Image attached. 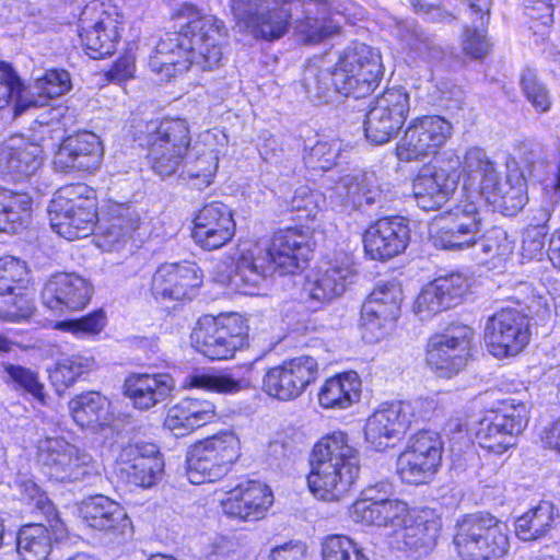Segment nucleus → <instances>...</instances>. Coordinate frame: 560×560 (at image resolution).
<instances>
[{"mask_svg": "<svg viewBox=\"0 0 560 560\" xmlns=\"http://www.w3.org/2000/svg\"><path fill=\"white\" fill-rule=\"evenodd\" d=\"M236 25L255 38L272 42L291 25L305 44H320L341 31L343 12L330 0H231Z\"/></svg>", "mask_w": 560, "mask_h": 560, "instance_id": "nucleus-1", "label": "nucleus"}, {"mask_svg": "<svg viewBox=\"0 0 560 560\" xmlns=\"http://www.w3.org/2000/svg\"><path fill=\"white\" fill-rule=\"evenodd\" d=\"M174 16L185 21V32L168 33L159 40L149 57L151 70L170 79L190 67L200 70L219 67L226 37L224 23L214 15L203 14L191 3L180 4Z\"/></svg>", "mask_w": 560, "mask_h": 560, "instance_id": "nucleus-2", "label": "nucleus"}, {"mask_svg": "<svg viewBox=\"0 0 560 560\" xmlns=\"http://www.w3.org/2000/svg\"><path fill=\"white\" fill-rule=\"evenodd\" d=\"M383 75L380 50L363 43H353L339 56L334 67L319 59L307 63L303 88L307 97L316 103H327L335 94L365 97L374 91Z\"/></svg>", "mask_w": 560, "mask_h": 560, "instance_id": "nucleus-3", "label": "nucleus"}, {"mask_svg": "<svg viewBox=\"0 0 560 560\" xmlns=\"http://www.w3.org/2000/svg\"><path fill=\"white\" fill-rule=\"evenodd\" d=\"M360 453L347 433L334 431L313 447L307 486L315 498L335 502L343 499L360 476Z\"/></svg>", "mask_w": 560, "mask_h": 560, "instance_id": "nucleus-4", "label": "nucleus"}, {"mask_svg": "<svg viewBox=\"0 0 560 560\" xmlns=\"http://www.w3.org/2000/svg\"><path fill=\"white\" fill-rule=\"evenodd\" d=\"M505 177L501 179L497 164L478 147L466 151L462 162L464 186L478 191L505 215H514L528 201L527 178L514 158L505 161Z\"/></svg>", "mask_w": 560, "mask_h": 560, "instance_id": "nucleus-5", "label": "nucleus"}, {"mask_svg": "<svg viewBox=\"0 0 560 560\" xmlns=\"http://www.w3.org/2000/svg\"><path fill=\"white\" fill-rule=\"evenodd\" d=\"M52 230L68 241L90 235L97 222L95 191L85 184L58 189L48 207Z\"/></svg>", "mask_w": 560, "mask_h": 560, "instance_id": "nucleus-6", "label": "nucleus"}, {"mask_svg": "<svg viewBox=\"0 0 560 560\" xmlns=\"http://www.w3.org/2000/svg\"><path fill=\"white\" fill-rule=\"evenodd\" d=\"M454 546L462 560H491L510 547L506 525L488 513L465 516L457 523Z\"/></svg>", "mask_w": 560, "mask_h": 560, "instance_id": "nucleus-7", "label": "nucleus"}, {"mask_svg": "<svg viewBox=\"0 0 560 560\" xmlns=\"http://www.w3.org/2000/svg\"><path fill=\"white\" fill-rule=\"evenodd\" d=\"M148 158L155 174L168 177L182 166L191 144L190 127L186 119L166 118L147 125Z\"/></svg>", "mask_w": 560, "mask_h": 560, "instance_id": "nucleus-8", "label": "nucleus"}, {"mask_svg": "<svg viewBox=\"0 0 560 560\" xmlns=\"http://www.w3.org/2000/svg\"><path fill=\"white\" fill-rule=\"evenodd\" d=\"M241 455V442L232 431L220 432L196 443L187 455L186 474L194 485L225 476Z\"/></svg>", "mask_w": 560, "mask_h": 560, "instance_id": "nucleus-9", "label": "nucleus"}, {"mask_svg": "<svg viewBox=\"0 0 560 560\" xmlns=\"http://www.w3.org/2000/svg\"><path fill=\"white\" fill-rule=\"evenodd\" d=\"M190 338L195 349L210 360H229L248 347V327L236 314L205 315L198 319Z\"/></svg>", "mask_w": 560, "mask_h": 560, "instance_id": "nucleus-10", "label": "nucleus"}, {"mask_svg": "<svg viewBox=\"0 0 560 560\" xmlns=\"http://www.w3.org/2000/svg\"><path fill=\"white\" fill-rule=\"evenodd\" d=\"M36 459L45 474L58 481H82L100 475V465L90 453L60 436L39 439Z\"/></svg>", "mask_w": 560, "mask_h": 560, "instance_id": "nucleus-11", "label": "nucleus"}, {"mask_svg": "<svg viewBox=\"0 0 560 560\" xmlns=\"http://www.w3.org/2000/svg\"><path fill=\"white\" fill-rule=\"evenodd\" d=\"M443 442L433 431H419L412 435L399 454L396 470L402 482L424 485L430 482L441 465Z\"/></svg>", "mask_w": 560, "mask_h": 560, "instance_id": "nucleus-12", "label": "nucleus"}, {"mask_svg": "<svg viewBox=\"0 0 560 560\" xmlns=\"http://www.w3.org/2000/svg\"><path fill=\"white\" fill-rule=\"evenodd\" d=\"M402 290L397 282L378 283L361 310L363 339L378 342L389 336L400 316Z\"/></svg>", "mask_w": 560, "mask_h": 560, "instance_id": "nucleus-13", "label": "nucleus"}, {"mask_svg": "<svg viewBox=\"0 0 560 560\" xmlns=\"http://www.w3.org/2000/svg\"><path fill=\"white\" fill-rule=\"evenodd\" d=\"M527 423L526 406L522 402H503L499 409L488 410L478 421V444L495 454H503L515 444V436Z\"/></svg>", "mask_w": 560, "mask_h": 560, "instance_id": "nucleus-14", "label": "nucleus"}, {"mask_svg": "<svg viewBox=\"0 0 560 560\" xmlns=\"http://www.w3.org/2000/svg\"><path fill=\"white\" fill-rule=\"evenodd\" d=\"M120 15L104 3L88 4L79 20V35L86 54L92 59L110 56L120 38Z\"/></svg>", "mask_w": 560, "mask_h": 560, "instance_id": "nucleus-15", "label": "nucleus"}, {"mask_svg": "<svg viewBox=\"0 0 560 560\" xmlns=\"http://www.w3.org/2000/svg\"><path fill=\"white\" fill-rule=\"evenodd\" d=\"M452 132V124L441 116L418 117L406 128L396 154L406 162L434 155L447 142Z\"/></svg>", "mask_w": 560, "mask_h": 560, "instance_id": "nucleus-16", "label": "nucleus"}, {"mask_svg": "<svg viewBox=\"0 0 560 560\" xmlns=\"http://www.w3.org/2000/svg\"><path fill=\"white\" fill-rule=\"evenodd\" d=\"M232 264L229 284L246 295L258 294L277 270L261 241L240 245L232 257Z\"/></svg>", "mask_w": 560, "mask_h": 560, "instance_id": "nucleus-17", "label": "nucleus"}, {"mask_svg": "<svg viewBox=\"0 0 560 560\" xmlns=\"http://www.w3.org/2000/svg\"><path fill=\"white\" fill-rule=\"evenodd\" d=\"M410 109L409 95L401 88L377 96L364 120V132L374 144L388 142L401 128Z\"/></svg>", "mask_w": 560, "mask_h": 560, "instance_id": "nucleus-18", "label": "nucleus"}, {"mask_svg": "<svg viewBox=\"0 0 560 560\" xmlns=\"http://www.w3.org/2000/svg\"><path fill=\"white\" fill-rule=\"evenodd\" d=\"M530 339L529 323L521 311L502 308L489 317L485 341L489 352L503 359L522 352Z\"/></svg>", "mask_w": 560, "mask_h": 560, "instance_id": "nucleus-19", "label": "nucleus"}, {"mask_svg": "<svg viewBox=\"0 0 560 560\" xmlns=\"http://www.w3.org/2000/svg\"><path fill=\"white\" fill-rule=\"evenodd\" d=\"M474 337V329L466 325H454L432 336L427 347L428 364L444 376L458 373L466 365Z\"/></svg>", "mask_w": 560, "mask_h": 560, "instance_id": "nucleus-20", "label": "nucleus"}, {"mask_svg": "<svg viewBox=\"0 0 560 560\" xmlns=\"http://www.w3.org/2000/svg\"><path fill=\"white\" fill-rule=\"evenodd\" d=\"M412 422L413 410L410 404L399 401L383 406L366 419L365 441L378 452L393 447L405 436Z\"/></svg>", "mask_w": 560, "mask_h": 560, "instance_id": "nucleus-21", "label": "nucleus"}, {"mask_svg": "<svg viewBox=\"0 0 560 560\" xmlns=\"http://www.w3.org/2000/svg\"><path fill=\"white\" fill-rule=\"evenodd\" d=\"M225 136L213 131L200 133L190 144L182 164L180 176L198 188L208 187L218 171L220 155L224 153Z\"/></svg>", "mask_w": 560, "mask_h": 560, "instance_id": "nucleus-22", "label": "nucleus"}, {"mask_svg": "<svg viewBox=\"0 0 560 560\" xmlns=\"http://www.w3.org/2000/svg\"><path fill=\"white\" fill-rule=\"evenodd\" d=\"M469 279L460 272L438 277L418 294L413 312L421 320L458 305L469 291Z\"/></svg>", "mask_w": 560, "mask_h": 560, "instance_id": "nucleus-23", "label": "nucleus"}, {"mask_svg": "<svg viewBox=\"0 0 560 560\" xmlns=\"http://www.w3.org/2000/svg\"><path fill=\"white\" fill-rule=\"evenodd\" d=\"M442 528L441 517L432 510L412 511L396 534V546L412 559L432 552Z\"/></svg>", "mask_w": 560, "mask_h": 560, "instance_id": "nucleus-24", "label": "nucleus"}, {"mask_svg": "<svg viewBox=\"0 0 560 560\" xmlns=\"http://www.w3.org/2000/svg\"><path fill=\"white\" fill-rule=\"evenodd\" d=\"M201 282L200 269L195 262L164 264L153 273L151 292L162 302L190 300Z\"/></svg>", "mask_w": 560, "mask_h": 560, "instance_id": "nucleus-25", "label": "nucleus"}, {"mask_svg": "<svg viewBox=\"0 0 560 560\" xmlns=\"http://www.w3.org/2000/svg\"><path fill=\"white\" fill-rule=\"evenodd\" d=\"M121 477L131 486L150 488L163 474L164 462L153 443H135L125 446L118 458Z\"/></svg>", "mask_w": 560, "mask_h": 560, "instance_id": "nucleus-26", "label": "nucleus"}, {"mask_svg": "<svg viewBox=\"0 0 560 560\" xmlns=\"http://www.w3.org/2000/svg\"><path fill=\"white\" fill-rule=\"evenodd\" d=\"M236 224L231 209L222 202L202 207L194 218L192 238L206 250L219 249L235 235Z\"/></svg>", "mask_w": 560, "mask_h": 560, "instance_id": "nucleus-27", "label": "nucleus"}, {"mask_svg": "<svg viewBox=\"0 0 560 560\" xmlns=\"http://www.w3.org/2000/svg\"><path fill=\"white\" fill-rule=\"evenodd\" d=\"M409 240L410 229L402 217L380 219L363 236L364 249L374 260H385L400 254Z\"/></svg>", "mask_w": 560, "mask_h": 560, "instance_id": "nucleus-28", "label": "nucleus"}, {"mask_svg": "<svg viewBox=\"0 0 560 560\" xmlns=\"http://www.w3.org/2000/svg\"><path fill=\"white\" fill-rule=\"evenodd\" d=\"M93 294L91 283L75 273L54 275L44 285V305L56 312L80 311L90 302Z\"/></svg>", "mask_w": 560, "mask_h": 560, "instance_id": "nucleus-29", "label": "nucleus"}, {"mask_svg": "<svg viewBox=\"0 0 560 560\" xmlns=\"http://www.w3.org/2000/svg\"><path fill=\"white\" fill-rule=\"evenodd\" d=\"M282 275L303 268L312 252L310 236L300 228L279 230L270 240L261 241Z\"/></svg>", "mask_w": 560, "mask_h": 560, "instance_id": "nucleus-30", "label": "nucleus"}, {"mask_svg": "<svg viewBox=\"0 0 560 560\" xmlns=\"http://www.w3.org/2000/svg\"><path fill=\"white\" fill-rule=\"evenodd\" d=\"M102 154L101 141L95 133L78 132L63 139L55 154L54 165L61 172H90L98 167Z\"/></svg>", "mask_w": 560, "mask_h": 560, "instance_id": "nucleus-31", "label": "nucleus"}, {"mask_svg": "<svg viewBox=\"0 0 560 560\" xmlns=\"http://www.w3.org/2000/svg\"><path fill=\"white\" fill-rule=\"evenodd\" d=\"M272 502L273 494L268 486L248 480L228 493L222 508L226 515L249 522L262 518Z\"/></svg>", "mask_w": 560, "mask_h": 560, "instance_id": "nucleus-32", "label": "nucleus"}, {"mask_svg": "<svg viewBox=\"0 0 560 560\" xmlns=\"http://www.w3.org/2000/svg\"><path fill=\"white\" fill-rule=\"evenodd\" d=\"M458 178L456 172L443 167H423L412 183L417 206L424 211L441 208L456 190Z\"/></svg>", "mask_w": 560, "mask_h": 560, "instance_id": "nucleus-33", "label": "nucleus"}, {"mask_svg": "<svg viewBox=\"0 0 560 560\" xmlns=\"http://www.w3.org/2000/svg\"><path fill=\"white\" fill-rule=\"evenodd\" d=\"M354 275L350 258L329 261L307 277L304 290L312 301L324 304L340 296Z\"/></svg>", "mask_w": 560, "mask_h": 560, "instance_id": "nucleus-34", "label": "nucleus"}, {"mask_svg": "<svg viewBox=\"0 0 560 560\" xmlns=\"http://www.w3.org/2000/svg\"><path fill=\"white\" fill-rule=\"evenodd\" d=\"M173 390L174 381L171 375L164 373H133L124 383L125 396L132 407L140 411H148L165 402Z\"/></svg>", "mask_w": 560, "mask_h": 560, "instance_id": "nucleus-35", "label": "nucleus"}, {"mask_svg": "<svg viewBox=\"0 0 560 560\" xmlns=\"http://www.w3.org/2000/svg\"><path fill=\"white\" fill-rule=\"evenodd\" d=\"M217 418V408L212 401L186 397L167 410L164 427L176 436H184Z\"/></svg>", "mask_w": 560, "mask_h": 560, "instance_id": "nucleus-36", "label": "nucleus"}, {"mask_svg": "<svg viewBox=\"0 0 560 560\" xmlns=\"http://www.w3.org/2000/svg\"><path fill=\"white\" fill-rule=\"evenodd\" d=\"M42 148L21 136H13L0 147V172L21 180L42 165Z\"/></svg>", "mask_w": 560, "mask_h": 560, "instance_id": "nucleus-37", "label": "nucleus"}, {"mask_svg": "<svg viewBox=\"0 0 560 560\" xmlns=\"http://www.w3.org/2000/svg\"><path fill=\"white\" fill-rule=\"evenodd\" d=\"M73 421L82 429L98 432L114 420L112 401L100 392L90 390L74 396L69 401Z\"/></svg>", "mask_w": 560, "mask_h": 560, "instance_id": "nucleus-38", "label": "nucleus"}, {"mask_svg": "<svg viewBox=\"0 0 560 560\" xmlns=\"http://www.w3.org/2000/svg\"><path fill=\"white\" fill-rule=\"evenodd\" d=\"M411 512L407 503L398 499L349 508V515L353 522L365 526L386 527L395 534L408 521Z\"/></svg>", "mask_w": 560, "mask_h": 560, "instance_id": "nucleus-39", "label": "nucleus"}, {"mask_svg": "<svg viewBox=\"0 0 560 560\" xmlns=\"http://www.w3.org/2000/svg\"><path fill=\"white\" fill-rule=\"evenodd\" d=\"M108 218L98 226L97 245L103 250H119L139 226V215L125 203H114L108 208Z\"/></svg>", "mask_w": 560, "mask_h": 560, "instance_id": "nucleus-40", "label": "nucleus"}, {"mask_svg": "<svg viewBox=\"0 0 560 560\" xmlns=\"http://www.w3.org/2000/svg\"><path fill=\"white\" fill-rule=\"evenodd\" d=\"M81 513L86 524L98 530L124 533L130 526L125 509L105 495H94L82 503Z\"/></svg>", "mask_w": 560, "mask_h": 560, "instance_id": "nucleus-41", "label": "nucleus"}, {"mask_svg": "<svg viewBox=\"0 0 560 560\" xmlns=\"http://www.w3.org/2000/svg\"><path fill=\"white\" fill-rule=\"evenodd\" d=\"M317 396L324 409H348L360 400V376L354 371L337 374L325 381Z\"/></svg>", "mask_w": 560, "mask_h": 560, "instance_id": "nucleus-42", "label": "nucleus"}, {"mask_svg": "<svg viewBox=\"0 0 560 560\" xmlns=\"http://www.w3.org/2000/svg\"><path fill=\"white\" fill-rule=\"evenodd\" d=\"M480 231L447 218H440L431 230V241L436 248L464 250L477 244Z\"/></svg>", "mask_w": 560, "mask_h": 560, "instance_id": "nucleus-43", "label": "nucleus"}, {"mask_svg": "<svg viewBox=\"0 0 560 560\" xmlns=\"http://www.w3.org/2000/svg\"><path fill=\"white\" fill-rule=\"evenodd\" d=\"M32 215V199L0 188V232L16 233L24 229Z\"/></svg>", "mask_w": 560, "mask_h": 560, "instance_id": "nucleus-44", "label": "nucleus"}, {"mask_svg": "<svg viewBox=\"0 0 560 560\" xmlns=\"http://www.w3.org/2000/svg\"><path fill=\"white\" fill-rule=\"evenodd\" d=\"M70 89V74L66 70H49L36 79L33 86L24 88L23 109L46 105L49 98L58 97Z\"/></svg>", "mask_w": 560, "mask_h": 560, "instance_id": "nucleus-45", "label": "nucleus"}, {"mask_svg": "<svg viewBox=\"0 0 560 560\" xmlns=\"http://www.w3.org/2000/svg\"><path fill=\"white\" fill-rule=\"evenodd\" d=\"M556 508L549 501H541L515 521V533L524 541L537 540L553 526Z\"/></svg>", "mask_w": 560, "mask_h": 560, "instance_id": "nucleus-46", "label": "nucleus"}, {"mask_svg": "<svg viewBox=\"0 0 560 560\" xmlns=\"http://www.w3.org/2000/svg\"><path fill=\"white\" fill-rule=\"evenodd\" d=\"M16 548L21 560H49L51 533L42 524L25 525L19 530Z\"/></svg>", "mask_w": 560, "mask_h": 560, "instance_id": "nucleus-47", "label": "nucleus"}, {"mask_svg": "<svg viewBox=\"0 0 560 560\" xmlns=\"http://www.w3.org/2000/svg\"><path fill=\"white\" fill-rule=\"evenodd\" d=\"M472 13L479 15L480 23L475 28L467 27L464 33L463 49L466 55L474 59H481L488 55L491 45L482 33L483 27L489 21L491 0H467Z\"/></svg>", "mask_w": 560, "mask_h": 560, "instance_id": "nucleus-48", "label": "nucleus"}, {"mask_svg": "<svg viewBox=\"0 0 560 560\" xmlns=\"http://www.w3.org/2000/svg\"><path fill=\"white\" fill-rule=\"evenodd\" d=\"M335 189L342 202L351 205L353 208L372 205L378 196L377 189L371 187L368 174L361 172L343 176Z\"/></svg>", "mask_w": 560, "mask_h": 560, "instance_id": "nucleus-49", "label": "nucleus"}, {"mask_svg": "<svg viewBox=\"0 0 560 560\" xmlns=\"http://www.w3.org/2000/svg\"><path fill=\"white\" fill-rule=\"evenodd\" d=\"M509 299L521 306L523 312H526V314H522L526 319L532 317L544 322L551 316L548 298L530 282L516 283Z\"/></svg>", "mask_w": 560, "mask_h": 560, "instance_id": "nucleus-50", "label": "nucleus"}, {"mask_svg": "<svg viewBox=\"0 0 560 560\" xmlns=\"http://www.w3.org/2000/svg\"><path fill=\"white\" fill-rule=\"evenodd\" d=\"M555 206L546 202L533 218V223L525 230L522 241V255L527 259H539L544 255L545 238L548 234V221Z\"/></svg>", "mask_w": 560, "mask_h": 560, "instance_id": "nucleus-51", "label": "nucleus"}, {"mask_svg": "<svg viewBox=\"0 0 560 560\" xmlns=\"http://www.w3.org/2000/svg\"><path fill=\"white\" fill-rule=\"evenodd\" d=\"M349 149L350 145L340 139L318 140L305 147L303 159L308 167L327 171L337 165Z\"/></svg>", "mask_w": 560, "mask_h": 560, "instance_id": "nucleus-52", "label": "nucleus"}, {"mask_svg": "<svg viewBox=\"0 0 560 560\" xmlns=\"http://www.w3.org/2000/svg\"><path fill=\"white\" fill-rule=\"evenodd\" d=\"M94 368L95 361L92 357L72 354L58 360L49 373V378L56 389L61 392Z\"/></svg>", "mask_w": 560, "mask_h": 560, "instance_id": "nucleus-53", "label": "nucleus"}, {"mask_svg": "<svg viewBox=\"0 0 560 560\" xmlns=\"http://www.w3.org/2000/svg\"><path fill=\"white\" fill-rule=\"evenodd\" d=\"M299 397L319 377V362L310 354H301L281 362Z\"/></svg>", "mask_w": 560, "mask_h": 560, "instance_id": "nucleus-54", "label": "nucleus"}, {"mask_svg": "<svg viewBox=\"0 0 560 560\" xmlns=\"http://www.w3.org/2000/svg\"><path fill=\"white\" fill-rule=\"evenodd\" d=\"M187 387L220 394H236L250 387L248 378H234L230 374L196 373L187 377Z\"/></svg>", "mask_w": 560, "mask_h": 560, "instance_id": "nucleus-55", "label": "nucleus"}, {"mask_svg": "<svg viewBox=\"0 0 560 560\" xmlns=\"http://www.w3.org/2000/svg\"><path fill=\"white\" fill-rule=\"evenodd\" d=\"M2 368L8 376L5 382L13 384L14 389L22 390L40 402L44 401V384L39 381L36 372L11 363H4Z\"/></svg>", "mask_w": 560, "mask_h": 560, "instance_id": "nucleus-56", "label": "nucleus"}, {"mask_svg": "<svg viewBox=\"0 0 560 560\" xmlns=\"http://www.w3.org/2000/svg\"><path fill=\"white\" fill-rule=\"evenodd\" d=\"M323 560H370L362 547L345 535L328 536L322 547Z\"/></svg>", "mask_w": 560, "mask_h": 560, "instance_id": "nucleus-57", "label": "nucleus"}, {"mask_svg": "<svg viewBox=\"0 0 560 560\" xmlns=\"http://www.w3.org/2000/svg\"><path fill=\"white\" fill-rule=\"evenodd\" d=\"M27 275L25 261L13 256L0 258V294L26 290Z\"/></svg>", "mask_w": 560, "mask_h": 560, "instance_id": "nucleus-58", "label": "nucleus"}, {"mask_svg": "<svg viewBox=\"0 0 560 560\" xmlns=\"http://www.w3.org/2000/svg\"><path fill=\"white\" fill-rule=\"evenodd\" d=\"M521 88L526 100L537 113H547L551 108V97L547 86L538 79L536 71L526 68L521 75Z\"/></svg>", "mask_w": 560, "mask_h": 560, "instance_id": "nucleus-59", "label": "nucleus"}, {"mask_svg": "<svg viewBox=\"0 0 560 560\" xmlns=\"http://www.w3.org/2000/svg\"><path fill=\"white\" fill-rule=\"evenodd\" d=\"M262 389L268 396L282 401L299 398L296 389L281 363L270 368L266 372L262 378Z\"/></svg>", "mask_w": 560, "mask_h": 560, "instance_id": "nucleus-60", "label": "nucleus"}, {"mask_svg": "<svg viewBox=\"0 0 560 560\" xmlns=\"http://www.w3.org/2000/svg\"><path fill=\"white\" fill-rule=\"evenodd\" d=\"M23 93L24 84L18 73L9 63L0 61V109L12 101L16 113H22Z\"/></svg>", "mask_w": 560, "mask_h": 560, "instance_id": "nucleus-61", "label": "nucleus"}, {"mask_svg": "<svg viewBox=\"0 0 560 560\" xmlns=\"http://www.w3.org/2000/svg\"><path fill=\"white\" fill-rule=\"evenodd\" d=\"M478 253L483 254L485 259L505 257L513 252V242L501 228H492L481 237L477 236Z\"/></svg>", "mask_w": 560, "mask_h": 560, "instance_id": "nucleus-62", "label": "nucleus"}, {"mask_svg": "<svg viewBox=\"0 0 560 560\" xmlns=\"http://www.w3.org/2000/svg\"><path fill=\"white\" fill-rule=\"evenodd\" d=\"M105 326V316L102 311L93 312L84 317L72 320L59 322L58 329L70 331L78 337L98 334Z\"/></svg>", "mask_w": 560, "mask_h": 560, "instance_id": "nucleus-63", "label": "nucleus"}, {"mask_svg": "<svg viewBox=\"0 0 560 560\" xmlns=\"http://www.w3.org/2000/svg\"><path fill=\"white\" fill-rule=\"evenodd\" d=\"M553 3L552 0H527L525 13L530 19V28L535 33L539 27L548 28L553 23Z\"/></svg>", "mask_w": 560, "mask_h": 560, "instance_id": "nucleus-64", "label": "nucleus"}]
</instances>
